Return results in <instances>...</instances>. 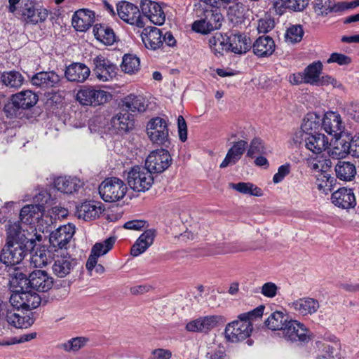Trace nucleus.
I'll return each mask as SVG.
<instances>
[{
	"label": "nucleus",
	"instance_id": "1",
	"mask_svg": "<svg viewBox=\"0 0 359 359\" xmlns=\"http://www.w3.org/2000/svg\"><path fill=\"white\" fill-rule=\"evenodd\" d=\"M34 248L33 239L25 235L20 222L11 223L6 228V243L1 250L0 261L6 265L20 264Z\"/></svg>",
	"mask_w": 359,
	"mask_h": 359
},
{
	"label": "nucleus",
	"instance_id": "2",
	"mask_svg": "<svg viewBox=\"0 0 359 359\" xmlns=\"http://www.w3.org/2000/svg\"><path fill=\"white\" fill-rule=\"evenodd\" d=\"M264 309V306H259L249 312L240 314L237 320L228 323L224 330L226 340L237 343L250 337L253 329L251 320L262 317Z\"/></svg>",
	"mask_w": 359,
	"mask_h": 359
},
{
	"label": "nucleus",
	"instance_id": "3",
	"mask_svg": "<svg viewBox=\"0 0 359 359\" xmlns=\"http://www.w3.org/2000/svg\"><path fill=\"white\" fill-rule=\"evenodd\" d=\"M127 189V186L122 180L112 177L105 179L100 184L99 194L104 201L112 203L122 199Z\"/></svg>",
	"mask_w": 359,
	"mask_h": 359
},
{
	"label": "nucleus",
	"instance_id": "4",
	"mask_svg": "<svg viewBox=\"0 0 359 359\" xmlns=\"http://www.w3.org/2000/svg\"><path fill=\"white\" fill-rule=\"evenodd\" d=\"M128 184L135 191H145L154 183L151 172L145 167L136 165L128 172Z\"/></svg>",
	"mask_w": 359,
	"mask_h": 359
},
{
	"label": "nucleus",
	"instance_id": "5",
	"mask_svg": "<svg viewBox=\"0 0 359 359\" xmlns=\"http://www.w3.org/2000/svg\"><path fill=\"white\" fill-rule=\"evenodd\" d=\"M147 134L153 144L166 146L169 143L168 123L161 117L153 118L147 123Z\"/></svg>",
	"mask_w": 359,
	"mask_h": 359
},
{
	"label": "nucleus",
	"instance_id": "6",
	"mask_svg": "<svg viewBox=\"0 0 359 359\" xmlns=\"http://www.w3.org/2000/svg\"><path fill=\"white\" fill-rule=\"evenodd\" d=\"M222 15L213 10H205L198 20L192 24V29L198 33L205 34L219 29L222 25Z\"/></svg>",
	"mask_w": 359,
	"mask_h": 359
},
{
	"label": "nucleus",
	"instance_id": "7",
	"mask_svg": "<svg viewBox=\"0 0 359 359\" xmlns=\"http://www.w3.org/2000/svg\"><path fill=\"white\" fill-rule=\"evenodd\" d=\"M74 233L75 226L72 224L60 226L49 236L50 246L55 249V252H57L58 250H67Z\"/></svg>",
	"mask_w": 359,
	"mask_h": 359
},
{
	"label": "nucleus",
	"instance_id": "8",
	"mask_svg": "<svg viewBox=\"0 0 359 359\" xmlns=\"http://www.w3.org/2000/svg\"><path fill=\"white\" fill-rule=\"evenodd\" d=\"M172 158L164 149L151 151L145 161V167L152 173H161L170 165Z\"/></svg>",
	"mask_w": 359,
	"mask_h": 359
},
{
	"label": "nucleus",
	"instance_id": "9",
	"mask_svg": "<svg viewBox=\"0 0 359 359\" xmlns=\"http://www.w3.org/2000/svg\"><path fill=\"white\" fill-rule=\"evenodd\" d=\"M115 241V237H109L103 242L96 243L93 246L90 255L86 262V269L88 271H92L95 268L98 273L104 271V267L101 264H97V258L107 254L113 248Z\"/></svg>",
	"mask_w": 359,
	"mask_h": 359
},
{
	"label": "nucleus",
	"instance_id": "10",
	"mask_svg": "<svg viewBox=\"0 0 359 359\" xmlns=\"http://www.w3.org/2000/svg\"><path fill=\"white\" fill-rule=\"evenodd\" d=\"M93 71L100 81H109L116 75L117 67L108 58L99 55L93 59Z\"/></svg>",
	"mask_w": 359,
	"mask_h": 359
},
{
	"label": "nucleus",
	"instance_id": "11",
	"mask_svg": "<svg viewBox=\"0 0 359 359\" xmlns=\"http://www.w3.org/2000/svg\"><path fill=\"white\" fill-rule=\"evenodd\" d=\"M41 299L36 292L26 290H15L10 297V302L17 308L29 311L37 308L41 304Z\"/></svg>",
	"mask_w": 359,
	"mask_h": 359
},
{
	"label": "nucleus",
	"instance_id": "12",
	"mask_svg": "<svg viewBox=\"0 0 359 359\" xmlns=\"http://www.w3.org/2000/svg\"><path fill=\"white\" fill-rule=\"evenodd\" d=\"M117 13L126 22L142 28L145 25L144 18L141 16L140 8L132 3L122 1L117 5Z\"/></svg>",
	"mask_w": 359,
	"mask_h": 359
},
{
	"label": "nucleus",
	"instance_id": "13",
	"mask_svg": "<svg viewBox=\"0 0 359 359\" xmlns=\"http://www.w3.org/2000/svg\"><path fill=\"white\" fill-rule=\"evenodd\" d=\"M287 341L292 342L309 341V330L304 325L297 320L289 319L283 330L279 333Z\"/></svg>",
	"mask_w": 359,
	"mask_h": 359
},
{
	"label": "nucleus",
	"instance_id": "14",
	"mask_svg": "<svg viewBox=\"0 0 359 359\" xmlns=\"http://www.w3.org/2000/svg\"><path fill=\"white\" fill-rule=\"evenodd\" d=\"M111 95L102 90L84 88L76 94L77 100L83 105H100L108 101Z\"/></svg>",
	"mask_w": 359,
	"mask_h": 359
},
{
	"label": "nucleus",
	"instance_id": "15",
	"mask_svg": "<svg viewBox=\"0 0 359 359\" xmlns=\"http://www.w3.org/2000/svg\"><path fill=\"white\" fill-rule=\"evenodd\" d=\"M321 127L325 133L335 139L342 135L345 130V125L340 114L334 111H327L324 114Z\"/></svg>",
	"mask_w": 359,
	"mask_h": 359
},
{
	"label": "nucleus",
	"instance_id": "16",
	"mask_svg": "<svg viewBox=\"0 0 359 359\" xmlns=\"http://www.w3.org/2000/svg\"><path fill=\"white\" fill-rule=\"evenodd\" d=\"M220 323H223V317L221 316L200 317L189 321L186 325V330L191 332L208 333Z\"/></svg>",
	"mask_w": 359,
	"mask_h": 359
},
{
	"label": "nucleus",
	"instance_id": "17",
	"mask_svg": "<svg viewBox=\"0 0 359 359\" xmlns=\"http://www.w3.org/2000/svg\"><path fill=\"white\" fill-rule=\"evenodd\" d=\"M140 7L143 15L154 25H162L165 22V13L157 2L151 0H142Z\"/></svg>",
	"mask_w": 359,
	"mask_h": 359
},
{
	"label": "nucleus",
	"instance_id": "18",
	"mask_svg": "<svg viewBox=\"0 0 359 359\" xmlns=\"http://www.w3.org/2000/svg\"><path fill=\"white\" fill-rule=\"evenodd\" d=\"M77 264L76 259L67 253L55 255L52 271L57 278H65L68 276Z\"/></svg>",
	"mask_w": 359,
	"mask_h": 359
},
{
	"label": "nucleus",
	"instance_id": "19",
	"mask_svg": "<svg viewBox=\"0 0 359 359\" xmlns=\"http://www.w3.org/2000/svg\"><path fill=\"white\" fill-rule=\"evenodd\" d=\"M331 201L335 206L344 210L353 208L356 205L353 190L346 187H341L334 191Z\"/></svg>",
	"mask_w": 359,
	"mask_h": 359
},
{
	"label": "nucleus",
	"instance_id": "20",
	"mask_svg": "<svg viewBox=\"0 0 359 359\" xmlns=\"http://www.w3.org/2000/svg\"><path fill=\"white\" fill-rule=\"evenodd\" d=\"M29 287L45 292L52 288L53 278L45 271L34 270L29 273Z\"/></svg>",
	"mask_w": 359,
	"mask_h": 359
},
{
	"label": "nucleus",
	"instance_id": "21",
	"mask_svg": "<svg viewBox=\"0 0 359 359\" xmlns=\"http://www.w3.org/2000/svg\"><path fill=\"white\" fill-rule=\"evenodd\" d=\"M163 32L154 27L144 28L141 34L142 40L148 49L156 50L163 45Z\"/></svg>",
	"mask_w": 359,
	"mask_h": 359
},
{
	"label": "nucleus",
	"instance_id": "22",
	"mask_svg": "<svg viewBox=\"0 0 359 359\" xmlns=\"http://www.w3.org/2000/svg\"><path fill=\"white\" fill-rule=\"evenodd\" d=\"M60 81V76L53 71L40 72L31 78L32 85L43 89L55 87Z\"/></svg>",
	"mask_w": 359,
	"mask_h": 359
},
{
	"label": "nucleus",
	"instance_id": "23",
	"mask_svg": "<svg viewBox=\"0 0 359 359\" xmlns=\"http://www.w3.org/2000/svg\"><path fill=\"white\" fill-rule=\"evenodd\" d=\"M275 42L269 36H262L255 40L251 48L255 55L259 57H269L275 50Z\"/></svg>",
	"mask_w": 359,
	"mask_h": 359
},
{
	"label": "nucleus",
	"instance_id": "24",
	"mask_svg": "<svg viewBox=\"0 0 359 359\" xmlns=\"http://www.w3.org/2000/svg\"><path fill=\"white\" fill-rule=\"evenodd\" d=\"M288 306L302 316L311 315L316 313L320 306L316 299L309 297L299 299L290 303Z\"/></svg>",
	"mask_w": 359,
	"mask_h": 359
},
{
	"label": "nucleus",
	"instance_id": "25",
	"mask_svg": "<svg viewBox=\"0 0 359 359\" xmlns=\"http://www.w3.org/2000/svg\"><path fill=\"white\" fill-rule=\"evenodd\" d=\"M95 13L88 9H80L72 17V25L79 32L89 29L94 22Z\"/></svg>",
	"mask_w": 359,
	"mask_h": 359
},
{
	"label": "nucleus",
	"instance_id": "26",
	"mask_svg": "<svg viewBox=\"0 0 359 359\" xmlns=\"http://www.w3.org/2000/svg\"><path fill=\"white\" fill-rule=\"evenodd\" d=\"M248 142L245 140H241L235 142L233 146L228 150L227 154L220 164L221 168H224L230 164H236L242 157L244 154Z\"/></svg>",
	"mask_w": 359,
	"mask_h": 359
},
{
	"label": "nucleus",
	"instance_id": "27",
	"mask_svg": "<svg viewBox=\"0 0 359 359\" xmlns=\"http://www.w3.org/2000/svg\"><path fill=\"white\" fill-rule=\"evenodd\" d=\"M90 70L83 63H73L67 67L65 75L68 81L83 83L90 76Z\"/></svg>",
	"mask_w": 359,
	"mask_h": 359
},
{
	"label": "nucleus",
	"instance_id": "28",
	"mask_svg": "<svg viewBox=\"0 0 359 359\" xmlns=\"http://www.w3.org/2000/svg\"><path fill=\"white\" fill-rule=\"evenodd\" d=\"M38 95L32 90H22L11 97L13 106L18 109H27L34 107L38 102Z\"/></svg>",
	"mask_w": 359,
	"mask_h": 359
},
{
	"label": "nucleus",
	"instance_id": "29",
	"mask_svg": "<svg viewBox=\"0 0 359 359\" xmlns=\"http://www.w3.org/2000/svg\"><path fill=\"white\" fill-rule=\"evenodd\" d=\"M102 211L100 203L96 201H86L76 208L78 217L86 221L96 219Z\"/></svg>",
	"mask_w": 359,
	"mask_h": 359
},
{
	"label": "nucleus",
	"instance_id": "30",
	"mask_svg": "<svg viewBox=\"0 0 359 359\" xmlns=\"http://www.w3.org/2000/svg\"><path fill=\"white\" fill-rule=\"evenodd\" d=\"M156 236V231L149 229L142 233L131 248L130 254L137 257L144 252L151 246Z\"/></svg>",
	"mask_w": 359,
	"mask_h": 359
},
{
	"label": "nucleus",
	"instance_id": "31",
	"mask_svg": "<svg viewBox=\"0 0 359 359\" xmlns=\"http://www.w3.org/2000/svg\"><path fill=\"white\" fill-rule=\"evenodd\" d=\"M328 138L322 133H310L308 138L306 139V148L313 154H320L328 148Z\"/></svg>",
	"mask_w": 359,
	"mask_h": 359
},
{
	"label": "nucleus",
	"instance_id": "32",
	"mask_svg": "<svg viewBox=\"0 0 359 359\" xmlns=\"http://www.w3.org/2000/svg\"><path fill=\"white\" fill-rule=\"evenodd\" d=\"M83 185L81 180L76 177H59L54 181L55 187L60 192L71 194L77 191Z\"/></svg>",
	"mask_w": 359,
	"mask_h": 359
},
{
	"label": "nucleus",
	"instance_id": "33",
	"mask_svg": "<svg viewBox=\"0 0 359 359\" xmlns=\"http://www.w3.org/2000/svg\"><path fill=\"white\" fill-rule=\"evenodd\" d=\"M122 102L123 109L128 112H144L148 107L147 101L144 97L134 94L125 97Z\"/></svg>",
	"mask_w": 359,
	"mask_h": 359
},
{
	"label": "nucleus",
	"instance_id": "34",
	"mask_svg": "<svg viewBox=\"0 0 359 359\" xmlns=\"http://www.w3.org/2000/svg\"><path fill=\"white\" fill-rule=\"evenodd\" d=\"M334 171L337 178L344 182L353 181L357 172L355 165L350 161H337L334 165Z\"/></svg>",
	"mask_w": 359,
	"mask_h": 359
},
{
	"label": "nucleus",
	"instance_id": "35",
	"mask_svg": "<svg viewBox=\"0 0 359 359\" xmlns=\"http://www.w3.org/2000/svg\"><path fill=\"white\" fill-rule=\"evenodd\" d=\"M111 124L117 133H126L133 128L134 122L130 114L123 109L111 118Z\"/></svg>",
	"mask_w": 359,
	"mask_h": 359
},
{
	"label": "nucleus",
	"instance_id": "36",
	"mask_svg": "<svg viewBox=\"0 0 359 359\" xmlns=\"http://www.w3.org/2000/svg\"><path fill=\"white\" fill-rule=\"evenodd\" d=\"M229 50L236 53H245L251 48L250 39L243 34H233L229 37Z\"/></svg>",
	"mask_w": 359,
	"mask_h": 359
},
{
	"label": "nucleus",
	"instance_id": "37",
	"mask_svg": "<svg viewBox=\"0 0 359 359\" xmlns=\"http://www.w3.org/2000/svg\"><path fill=\"white\" fill-rule=\"evenodd\" d=\"M329 156L333 159L341 161L348 154H351L350 147L348 145V137L344 138L342 135L336 139V142L332 148L328 151Z\"/></svg>",
	"mask_w": 359,
	"mask_h": 359
},
{
	"label": "nucleus",
	"instance_id": "38",
	"mask_svg": "<svg viewBox=\"0 0 359 359\" xmlns=\"http://www.w3.org/2000/svg\"><path fill=\"white\" fill-rule=\"evenodd\" d=\"M9 283L15 290L22 291L29 287V276L27 277L20 269L13 268L9 272Z\"/></svg>",
	"mask_w": 359,
	"mask_h": 359
},
{
	"label": "nucleus",
	"instance_id": "39",
	"mask_svg": "<svg viewBox=\"0 0 359 359\" xmlns=\"http://www.w3.org/2000/svg\"><path fill=\"white\" fill-rule=\"evenodd\" d=\"M288 320L289 317L286 314L281 311H275L266 320L265 325L269 329L278 330L281 333Z\"/></svg>",
	"mask_w": 359,
	"mask_h": 359
},
{
	"label": "nucleus",
	"instance_id": "40",
	"mask_svg": "<svg viewBox=\"0 0 359 359\" xmlns=\"http://www.w3.org/2000/svg\"><path fill=\"white\" fill-rule=\"evenodd\" d=\"M93 33L96 39L106 45H111L115 41V34L111 28L106 25H95Z\"/></svg>",
	"mask_w": 359,
	"mask_h": 359
},
{
	"label": "nucleus",
	"instance_id": "41",
	"mask_svg": "<svg viewBox=\"0 0 359 359\" xmlns=\"http://www.w3.org/2000/svg\"><path fill=\"white\" fill-rule=\"evenodd\" d=\"M1 81L6 87L18 89L24 82V77L17 71L4 72L1 76Z\"/></svg>",
	"mask_w": 359,
	"mask_h": 359
},
{
	"label": "nucleus",
	"instance_id": "42",
	"mask_svg": "<svg viewBox=\"0 0 359 359\" xmlns=\"http://www.w3.org/2000/svg\"><path fill=\"white\" fill-rule=\"evenodd\" d=\"M229 37L219 33H217L209 39L210 48L215 54H222L224 50L229 51Z\"/></svg>",
	"mask_w": 359,
	"mask_h": 359
},
{
	"label": "nucleus",
	"instance_id": "43",
	"mask_svg": "<svg viewBox=\"0 0 359 359\" xmlns=\"http://www.w3.org/2000/svg\"><path fill=\"white\" fill-rule=\"evenodd\" d=\"M322 69L323 65L320 61L313 62L306 67L303 72L306 79V83L313 86L315 83H317Z\"/></svg>",
	"mask_w": 359,
	"mask_h": 359
},
{
	"label": "nucleus",
	"instance_id": "44",
	"mask_svg": "<svg viewBox=\"0 0 359 359\" xmlns=\"http://www.w3.org/2000/svg\"><path fill=\"white\" fill-rule=\"evenodd\" d=\"M42 212L41 205L29 204L25 205L20 211V219L21 222L28 224H32L34 216Z\"/></svg>",
	"mask_w": 359,
	"mask_h": 359
},
{
	"label": "nucleus",
	"instance_id": "45",
	"mask_svg": "<svg viewBox=\"0 0 359 359\" xmlns=\"http://www.w3.org/2000/svg\"><path fill=\"white\" fill-rule=\"evenodd\" d=\"M229 186L243 194H249L255 196H261L263 194L260 188L250 182L231 183Z\"/></svg>",
	"mask_w": 359,
	"mask_h": 359
},
{
	"label": "nucleus",
	"instance_id": "46",
	"mask_svg": "<svg viewBox=\"0 0 359 359\" xmlns=\"http://www.w3.org/2000/svg\"><path fill=\"white\" fill-rule=\"evenodd\" d=\"M140 59L135 55L128 54L123 57L121 65L122 71L127 74H134L140 69Z\"/></svg>",
	"mask_w": 359,
	"mask_h": 359
},
{
	"label": "nucleus",
	"instance_id": "47",
	"mask_svg": "<svg viewBox=\"0 0 359 359\" xmlns=\"http://www.w3.org/2000/svg\"><path fill=\"white\" fill-rule=\"evenodd\" d=\"M88 341V339L86 337H77L60 344L58 348L67 352H76L83 348Z\"/></svg>",
	"mask_w": 359,
	"mask_h": 359
},
{
	"label": "nucleus",
	"instance_id": "48",
	"mask_svg": "<svg viewBox=\"0 0 359 359\" xmlns=\"http://www.w3.org/2000/svg\"><path fill=\"white\" fill-rule=\"evenodd\" d=\"M1 308L2 310V315H5L6 320L8 324L15 326V323L20 314V308H17L10 302L9 304L2 303Z\"/></svg>",
	"mask_w": 359,
	"mask_h": 359
},
{
	"label": "nucleus",
	"instance_id": "49",
	"mask_svg": "<svg viewBox=\"0 0 359 359\" xmlns=\"http://www.w3.org/2000/svg\"><path fill=\"white\" fill-rule=\"evenodd\" d=\"M322 122L320 117L316 113H309L304 118L302 124V129L307 133H311L312 130H316Z\"/></svg>",
	"mask_w": 359,
	"mask_h": 359
},
{
	"label": "nucleus",
	"instance_id": "50",
	"mask_svg": "<svg viewBox=\"0 0 359 359\" xmlns=\"http://www.w3.org/2000/svg\"><path fill=\"white\" fill-rule=\"evenodd\" d=\"M315 178L317 189L324 192L327 188L332 187L336 180L330 173H315Z\"/></svg>",
	"mask_w": 359,
	"mask_h": 359
},
{
	"label": "nucleus",
	"instance_id": "51",
	"mask_svg": "<svg viewBox=\"0 0 359 359\" xmlns=\"http://www.w3.org/2000/svg\"><path fill=\"white\" fill-rule=\"evenodd\" d=\"M332 163L329 158H320L309 163L310 169L315 173H330Z\"/></svg>",
	"mask_w": 359,
	"mask_h": 359
},
{
	"label": "nucleus",
	"instance_id": "52",
	"mask_svg": "<svg viewBox=\"0 0 359 359\" xmlns=\"http://www.w3.org/2000/svg\"><path fill=\"white\" fill-rule=\"evenodd\" d=\"M304 35L301 25H292L289 27L285 34L286 41L292 43L299 42Z\"/></svg>",
	"mask_w": 359,
	"mask_h": 359
},
{
	"label": "nucleus",
	"instance_id": "53",
	"mask_svg": "<svg viewBox=\"0 0 359 359\" xmlns=\"http://www.w3.org/2000/svg\"><path fill=\"white\" fill-rule=\"evenodd\" d=\"M266 151L263 141L257 137H255L250 142L247 151V156L253 158L255 154H262Z\"/></svg>",
	"mask_w": 359,
	"mask_h": 359
},
{
	"label": "nucleus",
	"instance_id": "54",
	"mask_svg": "<svg viewBox=\"0 0 359 359\" xmlns=\"http://www.w3.org/2000/svg\"><path fill=\"white\" fill-rule=\"evenodd\" d=\"M332 0H315L313 9L318 15L325 16L331 13Z\"/></svg>",
	"mask_w": 359,
	"mask_h": 359
},
{
	"label": "nucleus",
	"instance_id": "55",
	"mask_svg": "<svg viewBox=\"0 0 359 359\" xmlns=\"http://www.w3.org/2000/svg\"><path fill=\"white\" fill-rule=\"evenodd\" d=\"M34 321L33 313L32 312L25 313L22 310L20 311L19 318H18L15 323L14 327L16 328H27L34 323Z\"/></svg>",
	"mask_w": 359,
	"mask_h": 359
},
{
	"label": "nucleus",
	"instance_id": "56",
	"mask_svg": "<svg viewBox=\"0 0 359 359\" xmlns=\"http://www.w3.org/2000/svg\"><path fill=\"white\" fill-rule=\"evenodd\" d=\"M20 14L27 21L32 22L33 18L36 12L35 4L32 1L28 0L20 7Z\"/></svg>",
	"mask_w": 359,
	"mask_h": 359
},
{
	"label": "nucleus",
	"instance_id": "57",
	"mask_svg": "<svg viewBox=\"0 0 359 359\" xmlns=\"http://www.w3.org/2000/svg\"><path fill=\"white\" fill-rule=\"evenodd\" d=\"M274 21L271 18H262L258 21L257 30L259 33H266L274 27Z\"/></svg>",
	"mask_w": 359,
	"mask_h": 359
},
{
	"label": "nucleus",
	"instance_id": "58",
	"mask_svg": "<svg viewBox=\"0 0 359 359\" xmlns=\"http://www.w3.org/2000/svg\"><path fill=\"white\" fill-rule=\"evenodd\" d=\"M290 166L289 164H285L280 166L278 172L273 175V182L278 184L283 180V179L290 173Z\"/></svg>",
	"mask_w": 359,
	"mask_h": 359
},
{
	"label": "nucleus",
	"instance_id": "59",
	"mask_svg": "<svg viewBox=\"0 0 359 359\" xmlns=\"http://www.w3.org/2000/svg\"><path fill=\"white\" fill-rule=\"evenodd\" d=\"M278 291V287L272 282H268L264 283L262 287V294L269 298L274 297Z\"/></svg>",
	"mask_w": 359,
	"mask_h": 359
},
{
	"label": "nucleus",
	"instance_id": "60",
	"mask_svg": "<svg viewBox=\"0 0 359 359\" xmlns=\"http://www.w3.org/2000/svg\"><path fill=\"white\" fill-rule=\"evenodd\" d=\"M351 60L349 57L337 53H332L330 58L327 60V63L336 62L339 65H348L351 62Z\"/></svg>",
	"mask_w": 359,
	"mask_h": 359
},
{
	"label": "nucleus",
	"instance_id": "61",
	"mask_svg": "<svg viewBox=\"0 0 359 359\" xmlns=\"http://www.w3.org/2000/svg\"><path fill=\"white\" fill-rule=\"evenodd\" d=\"M243 7L242 5L240 4H233V6H231L229 7L228 15L229 18H231V20L233 21V19L231 18L232 16H234L236 19L237 20L236 22L241 21V20L243 18Z\"/></svg>",
	"mask_w": 359,
	"mask_h": 359
},
{
	"label": "nucleus",
	"instance_id": "62",
	"mask_svg": "<svg viewBox=\"0 0 359 359\" xmlns=\"http://www.w3.org/2000/svg\"><path fill=\"white\" fill-rule=\"evenodd\" d=\"M348 140L351 155L359 158V133L355 134L351 139Z\"/></svg>",
	"mask_w": 359,
	"mask_h": 359
},
{
	"label": "nucleus",
	"instance_id": "63",
	"mask_svg": "<svg viewBox=\"0 0 359 359\" xmlns=\"http://www.w3.org/2000/svg\"><path fill=\"white\" fill-rule=\"evenodd\" d=\"M329 84H331L334 88H341L342 86L336 79L327 75L319 76L317 83H315L314 86H327Z\"/></svg>",
	"mask_w": 359,
	"mask_h": 359
},
{
	"label": "nucleus",
	"instance_id": "64",
	"mask_svg": "<svg viewBox=\"0 0 359 359\" xmlns=\"http://www.w3.org/2000/svg\"><path fill=\"white\" fill-rule=\"evenodd\" d=\"M177 126L179 137L182 142H185L187 139V123L182 116H179L177 118Z\"/></svg>",
	"mask_w": 359,
	"mask_h": 359
}]
</instances>
